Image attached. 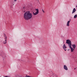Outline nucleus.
I'll return each mask as SVG.
<instances>
[{"label":"nucleus","mask_w":77,"mask_h":77,"mask_svg":"<svg viewBox=\"0 0 77 77\" xmlns=\"http://www.w3.org/2000/svg\"><path fill=\"white\" fill-rule=\"evenodd\" d=\"M32 14L30 11L26 12L23 15V18L25 20H29L32 18Z\"/></svg>","instance_id":"nucleus-1"},{"label":"nucleus","mask_w":77,"mask_h":77,"mask_svg":"<svg viewBox=\"0 0 77 77\" xmlns=\"http://www.w3.org/2000/svg\"><path fill=\"white\" fill-rule=\"evenodd\" d=\"M66 43L68 44L69 47H71V41L69 39H68L66 40Z\"/></svg>","instance_id":"nucleus-2"},{"label":"nucleus","mask_w":77,"mask_h":77,"mask_svg":"<svg viewBox=\"0 0 77 77\" xmlns=\"http://www.w3.org/2000/svg\"><path fill=\"white\" fill-rule=\"evenodd\" d=\"M35 11H36V12L35 13H34V12H33V14L34 15H36L37 14H38V13H39V10L38 9H35Z\"/></svg>","instance_id":"nucleus-3"},{"label":"nucleus","mask_w":77,"mask_h":77,"mask_svg":"<svg viewBox=\"0 0 77 77\" xmlns=\"http://www.w3.org/2000/svg\"><path fill=\"white\" fill-rule=\"evenodd\" d=\"M5 35H4V39H5V41L4 42V44H6V43H7V42H6L7 41V37H6V35H5Z\"/></svg>","instance_id":"nucleus-4"},{"label":"nucleus","mask_w":77,"mask_h":77,"mask_svg":"<svg viewBox=\"0 0 77 77\" xmlns=\"http://www.w3.org/2000/svg\"><path fill=\"white\" fill-rule=\"evenodd\" d=\"M69 23H70V21H68L66 24V26L67 27H69Z\"/></svg>","instance_id":"nucleus-5"},{"label":"nucleus","mask_w":77,"mask_h":77,"mask_svg":"<svg viewBox=\"0 0 77 77\" xmlns=\"http://www.w3.org/2000/svg\"><path fill=\"white\" fill-rule=\"evenodd\" d=\"M51 77H57V75L56 74L53 75L52 74V75H51Z\"/></svg>","instance_id":"nucleus-6"},{"label":"nucleus","mask_w":77,"mask_h":77,"mask_svg":"<svg viewBox=\"0 0 77 77\" xmlns=\"http://www.w3.org/2000/svg\"><path fill=\"white\" fill-rule=\"evenodd\" d=\"M66 48V45H65V44H64L63 45V49L65 51H66V49H65Z\"/></svg>","instance_id":"nucleus-7"},{"label":"nucleus","mask_w":77,"mask_h":77,"mask_svg":"<svg viewBox=\"0 0 77 77\" xmlns=\"http://www.w3.org/2000/svg\"><path fill=\"white\" fill-rule=\"evenodd\" d=\"M64 69H65V70H68V67H67V66H66L64 65Z\"/></svg>","instance_id":"nucleus-8"},{"label":"nucleus","mask_w":77,"mask_h":77,"mask_svg":"<svg viewBox=\"0 0 77 77\" xmlns=\"http://www.w3.org/2000/svg\"><path fill=\"white\" fill-rule=\"evenodd\" d=\"M69 47L71 49V52H73V51H74V49L73 48H72L71 47V46L70 47Z\"/></svg>","instance_id":"nucleus-9"},{"label":"nucleus","mask_w":77,"mask_h":77,"mask_svg":"<svg viewBox=\"0 0 77 77\" xmlns=\"http://www.w3.org/2000/svg\"><path fill=\"white\" fill-rule=\"evenodd\" d=\"M75 11H76V10L75 9V8H74L73 10L72 14H73V13H75Z\"/></svg>","instance_id":"nucleus-10"},{"label":"nucleus","mask_w":77,"mask_h":77,"mask_svg":"<svg viewBox=\"0 0 77 77\" xmlns=\"http://www.w3.org/2000/svg\"><path fill=\"white\" fill-rule=\"evenodd\" d=\"M2 56L3 58H5V57H6V56L5 54H3V55H2Z\"/></svg>","instance_id":"nucleus-11"},{"label":"nucleus","mask_w":77,"mask_h":77,"mask_svg":"<svg viewBox=\"0 0 77 77\" xmlns=\"http://www.w3.org/2000/svg\"><path fill=\"white\" fill-rule=\"evenodd\" d=\"M72 47L73 48H75V45H72Z\"/></svg>","instance_id":"nucleus-12"},{"label":"nucleus","mask_w":77,"mask_h":77,"mask_svg":"<svg viewBox=\"0 0 77 77\" xmlns=\"http://www.w3.org/2000/svg\"><path fill=\"white\" fill-rule=\"evenodd\" d=\"M74 18L75 19L76 18H77V15L76 14H75V15L74 17Z\"/></svg>","instance_id":"nucleus-13"},{"label":"nucleus","mask_w":77,"mask_h":77,"mask_svg":"<svg viewBox=\"0 0 77 77\" xmlns=\"http://www.w3.org/2000/svg\"><path fill=\"white\" fill-rule=\"evenodd\" d=\"M42 11H43V12L44 13H45V11H44V10H43V9H42Z\"/></svg>","instance_id":"nucleus-14"},{"label":"nucleus","mask_w":77,"mask_h":77,"mask_svg":"<svg viewBox=\"0 0 77 77\" xmlns=\"http://www.w3.org/2000/svg\"><path fill=\"white\" fill-rule=\"evenodd\" d=\"M17 0H14V2H17Z\"/></svg>","instance_id":"nucleus-15"},{"label":"nucleus","mask_w":77,"mask_h":77,"mask_svg":"<svg viewBox=\"0 0 77 77\" xmlns=\"http://www.w3.org/2000/svg\"><path fill=\"white\" fill-rule=\"evenodd\" d=\"M23 9H24V7L23 8Z\"/></svg>","instance_id":"nucleus-16"},{"label":"nucleus","mask_w":77,"mask_h":77,"mask_svg":"<svg viewBox=\"0 0 77 77\" xmlns=\"http://www.w3.org/2000/svg\"><path fill=\"white\" fill-rule=\"evenodd\" d=\"M24 12H25V11H24Z\"/></svg>","instance_id":"nucleus-17"},{"label":"nucleus","mask_w":77,"mask_h":77,"mask_svg":"<svg viewBox=\"0 0 77 77\" xmlns=\"http://www.w3.org/2000/svg\"><path fill=\"white\" fill-rule=\"evenodd\" d=\"M74 69H75V68H74Z\"/></svg>","instance_id":"nucleus-18"},{"label":"nucleus","mask_w":77,"mask_h":77,"mask_svg":"<svg viewBox=\"0 0 77 77\" xmlns=\"http://www.w3.org/2000/svg\"><path fill=\"white\" fill-rule=\"evenodd\" d=\"M0 55H2V54H0Z\"/></svg>","instance_id":"nucleus-19"}]
</instances>
